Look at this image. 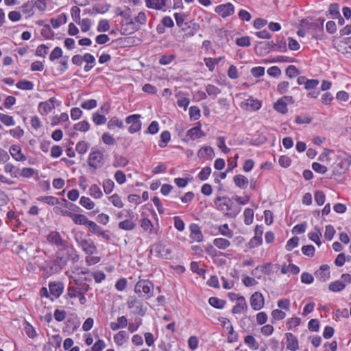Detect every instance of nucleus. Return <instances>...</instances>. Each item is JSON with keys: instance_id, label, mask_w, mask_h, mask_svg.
<instances>
[{"instance_id": "1a4fd4ad", "label": "nucleus", "mask_w": 351, "mask_h": 351, "mask_svg": "<svg viewBox=\"0 0 351 351\" xmlns=\"http://www.w3.org/2000/svg\"><path fill=\"white\" fill-rule=\"evenodd\" d=\"M47 239L49 243L55 245L58 249L68 244V242L64 240L60 234L57 231H51L47 235Z\"/></svg>"}, {"instance_id": "79ce46f5", "label": "nucleus", "mask_w": 351, "mask_h": 351, "mask_svg": "<svg viewBox=\"0 0 351 351\" xmlns=\"http://www.w3.org/2000/svg\"><path fill=\"white\" fill-rule=\"evenodd\" d=\"M123 128L124 124L122 120L119 119L117 117H113L108 123V128L110 130H112L114 128Z\"/></svg>"}, {"instance_id": "72a5a7b5", "label": "nucleus", "mask_w": 351, "mask_h": 351, "mask_svg": "<svg viewBox=\"0 0 351 351\" xmlns=\"http://www.w3.org/2000/svg\"><path fill=\"white\" fill-rule=\"evenodd\" d=\"M178 98L177 104L180 107H182L186 110L190 103V99L184 96V94L182 92H179L176 95Z\"/></svg>"}, {"instance_id": "412c9836", "label": "nucleus", "mask_w": 351, "mask_h": 351, "mask_svg": "<svg viewBox=\"0 0 351 351\" xmlns=\"http://www.w3.org/2000/svg\"><path fill=\"white\" fill-rule=\"evenodd\" d=\"M55 108L54 99L51 98L48 101L41 102L38 105V110L41 114H47Z\"/></svg>"}, {"instance_id": "a211bd4d", "label": "nucleus", "mask_w": 351, "mask_h": 351, "mask_svg": "<svg viewBox=\"0 0 351 351\" xmlns=\"http://www.w3.org/2000/svg\"><path fill=\"white\" fill-rule=\"evenodd\" d=\"M241 106L244 107L245 109L247 110H257L261 108V102L256 99L250 97V98L245 99L242 103Z\"/></svg>"}, {"instance_id": "2eb2a0df", "label": "nucleus", "mask_w": 351, "mask_h": 351, "mask_svg": "<svg viewBox=\"0 0 351 351\" xmlns=\"http://www.w3.org/2000/svg\"><path fill=\"white\" fill-rule=\"evenodd\" d=\"M199 26L195 23L190 21L185 23V26H182L180 29L184 33V36L187 38L191 37L199 30Z\"/></svg>"}, {"instance_id": "69168bd1", "label": "nucleus", "mask_w": 351, "mask_h": 351, "mask_svg": "<svg viewBox=\"0 0 351 351\" xmlns=\"http://www.w3.org/2000/svg\"><path fill=\"white\" fill-rule=\"evenodd\" d=\"M90 125L88 121H80L74 125V129L80 132H86L89 130Z\"/></svg>"}, {"instance_id": "5fc2aeb1", "label": "nucleus", "mask_w": 351, "mask_h": 351, "mask_svg": "<svg viewBox=\"0 0 351 351\" xmlns=\"http://www.w3.org/2000/svg\"><path fill=\"white\" fill-rule=\"evenodd\" d=\"M16 86L21 90H32L34 88V84L28 80H21L17 82Z\"/></svg>"}, {"instance_id": "8fccbe9b", "label": "nucleus", "mask_w": 351, "mask_h": 351, "mask_svg": "<svg viewBox=\"0 0 351 351\" xmlns=\"http://www.w3.org/2000/svg\"><path fill=\"white\" fill-rule=\"evenodd\" d=\"M244 223L246 225H250L254 220V210L252 208H247L245 209L244 213Z\"/></svg>"}, {"instance_id": "c756f323", "label": "nucleus", "mask_w": 351, "mask_h": 351, "mask_svg": "<svg viewBox=\"0 0 351 351\" xmlns=\"http://www.w3.org/2000/svg\"><path fill=\"white\" fill-rule=\"evenodd\" d=\"M236 186L241 189H246L248 184V179L243 175H237L233 178Z\"/></svg>"}, {"instance_id": "a18cd8bd", "label": "nucleus", "mask_w": 351, "mask_h": 351, "mask_svg": "<svg viewBox=\"0 0 351 351\" xmlns=\"http://www.w3.org/2000/svg\"><path fill=\"white\" fill-rule=\"evenodd\" d=\"M218 230L221 235L226 237L227 238L229 239L233 237V231L229 228V226L227 223L219 226Z\"/></svg>"}, {"instance_id": "9d476101", "label": "nucleus", "mask_w": 351, "mask_h": 351, "mask_svg": "<svg viewBox=\"0 0 351 351\" xmlns=\"http://www.w3.org/2000/svg\"><path fill=\"white\" fill-rule=\"evenodd\" d=\"M151 252L156 256L167 258L171 250L167 249L162 243H157L152 245Z\"/></svg>"}, {"instance_id": "423d86ee", "label": "nucleus", "mask_w": 351, "mask_h": 351, "mask_svg": "<svg viewBox=\"0 0 351 351\" xmlns=\"http://www.w3.org/2000/svg\"><path fill=\"white\" fill-rule=\"evenodd\" d=\"M351 165V156L346 155L333 166L334 175H342L345 173Z\"/></svg>"}, {"instance_id": "09e8293b", "label": "nucleus", "mask_w": 351, "mask_h": 351, "mask_svg": "<svg viewBox=\"0 0 351 351\" xmlns=\"http://www.w3.org/2000/svg\"><path fill=\"white\" fill-rule=\"evenodd\" d=\"M80 204L81 206H82L84 208L91 210L94 208L95 204L93 201H92L89 197L82 196L81 197L80 199Z\"/></svg>"}, {"instance_id": "58836bf2", "label": "nucleus", "mask_w": 351, "mask_h": 351, "mask_svg": "<svg viewBox=\"0 0 351 351\" xmlns=\"http://www.w3.org/2000/svg\"><path fill=\"white\" fill-rule=\"evenodd\" d=\"M346 287V284L341 280H335L330 283L328 289L332 292H339L343 290Z\"/></svg>"}, {"instance_id": "4d7b16f0", "label": "nucleus", "mask_w": 351, "mask_h": 351, "mask_svg": "<svg viewBox=\"0 0 351 351\" xmlns=\"http://www.w3.org/2000/svg\"><path fill=\"white\" fill-rule=\"evenodd\" d=\"M110 28L109 21L107 19H102L99 21L97 30L99 32H108Z\"/></svg>"}, {"instance_id": "f3484780", "label": "nucleus", "mask_w": 351, "mask_h": 351, "mask_svg": "<svg viewBox=\"0 0 351 351\" xmlns=\"http://www.w3.org/2000/svg\"><path fill=\"white\" fill-rule=\"evenodd\" d=\"M10 154L16 161L22 162L26 160V156L22 153L21 147L17 145H12L10 147Z\"/></svg>"}, {"instance_id": "c9c22d12", "label": "nucleus", "mask_w": 351, "mask_h": 351, "mask_svg": "<svg viewBox=\"0 0 351 351\" xmlns=\"http://www.w3.org/2000/svg\"><path fill=\"white\" fill-rule=\"evenodd\" d=\"M108 199L114 207L122 208L124 206V203L121 197L117 193L109 196Z\"/></svg>"}, {"instance_id": "c85d7f7f", "label": "nucleus", "mask_w": 351, "mask_h": 351, "mask_svg": "<svg viewBox=\"0 0 351 351\" xmlns=\"http://www.w3.org/2000/svg\"><path fill=\"white\" fill-rule=\"evenodd\" d=\"M128 339V334L124 330H121L114 335V341L119 346H123L127 341Z\"/></svg>"}, {"instance_id": "e2e57ef3", "label": "nucleus", "mask_w": 351, "mask_h": 351, "mask_svg": "<svg viewBox=\"0 0 351 351\" xmlns=\"http://www.w3.org/2000/svg\"><path fill=\"white\" fill-rule=\"evenodd\" d=\"M49 50V47L46 46L45 44L40 45L37 47L35 52V55L36 56L43 57L47 54Z\"/></svg>"}, {"instance_id": "6e6552de", "label": "nucleus", "mask_w": 351, "mask_h": 351, "mask_svg": "<svg viewBox=\"0 0 351 351\" xmlns=\"http://www.w3.org/2000/svg\"><path fill=\"white\" fill-rule=\"evenodd\" d=\"M250 303L252 308L254 311H259L265 306V298L263 295L259 292H254L250 297Z\"/></svg>"}, {"instance_id": "393cba45", "label": "nucleus", "mask_w": 351, "mask_h": 351, "mask_svg": "<svg viewBox=\"0 0 351 351\" xmlns=\"http://www.w3.org/2000/svg\"><path fill=\"white\" fill-rule=\"evenodd\" d=\"M110 5H95L92 9H86L84 10V14L89 15H93L96 14H104L108 11Z\"/></svg>"}, {"instance_id": "39448f33", "label": "nucleus", "mask_w": 351, "mask_h": 351, "mask_svg": "<svg viewBox=\"0 0 351 351\" xmlns=\"http://www.w3.org/2000/svg\"><path fill=\"white\" fill-rule=\"evenodd\" d=\"M88 163L94 169L101 168L104 164L103 153L99 150L91 152L88 156Z\"/></svg>"}, {"instance_id": "a878e982", "label": "nucleus", "mask_w": 351, "mask_h": 351, "mask_svg": "<svg viewBox=\"0 0 351 351\" xmlns=\"http://www.w3.org/2000/svg\"><path fill=\"white\" fill-rule=\"evenodd\" d=\"M145 1L149 8L162 10L165 7V0H145Z\"/></svg>"}, {"instance_id": "864d4df0", "label": "nucleus", "mask_w": 351, "mask_h": 351, "mask_svg": "<svg viewBox=\"0 0 351 351\" xmlns=\"http://www.w3.org/2000/svg\"><path fill=\"white\" fill-rule=\"evenodd\" d=\"M209 304L217 308H223L226 304V302L223 300L219 299L216 297H211L209 298Z\"/></svg>"}, {"instance_id": "aec40b11", "label": "nucleus", "mask_w": 351, "mask_h": 351, "mask_svg": "<svg viewBox=\"0 0 351 351\" xmlns=\"http://www.w3.org/2000/svg\"><path fill=\"white\" fill-rule=\"evenodd\" d=\"M286 347L291 351H295L299 348L298 339L291 332L286 334Z\"/></svg>"}, {"instance_id": "dca6fc26", "label": "nucleus", "mask_w": 351, "mask_h": 351, "mask_svg": "<svg viewBox=\"0 0 351 351\" xmlns=\"http://www.w3.org/2000/svg\"><path fill=\"white\" fill-rule=\"evenodd\" d=\"M82 251L86 254V255H93L97 253V249L94 243V242L89 239V240H84L81 245L80 246Z\"/></svg>"}, {"instance_id": "c03bdc74", "label": "nucleus", "mask_w": 351, "mask_h": 351, "mask_svg": "<svg viewBox=\"0 0 351 351\" xmlns=\"http://www.w3.org/2000/svg\"><path fill=\"white\" fill-rule=\"evenodd\" d=\"M171 139L170 132L167 130L162 132L160 136L159 147H165Z\"/></svg>"}, {"instance_id": "49530a36", "label": "nucleus", "mask_w": 351, "mask_h": 351, "mask_svg": "<svg viewBox=\"0 0 351 351\" xmlns=\"http://www.w3.org/2000/svg\"><path fill=\"white\" fill-rule=\"evenodd\" d=\"M282 274H287L289 272H291L292 274H297L300 272V268L293 265V264H289L288 265H284L282 267L281 269Z\"/></svg>"}, {"instance_id": "9b49d317", "label": "nucleus", "mask_w": 351, "mask_h": 351, "mask_svg": "<svg viewBox=\"0 0 351 351\" xmlns=\"http://www.w3.org/2000/svg\"><path fill=\"white\" fill-rule=\"evenodd\" d=\"M215 11L221 17L225 18L234 14V7L231 3H227L217 5Z\"/></svg>"}, {"instance_id": "a19ab883", "label": "nucleus", "mask_w": 351, "mask_h": 351, "mask_svg": "<svg viewBox=\"0 0 351 351\" xmlns=\"http://www.w3.org/2000/svg\"><path fill=\"white\" fill-rule=\"evenodd\" d=\"M274 108L281 114H286L288 112L287 106L281 99H278L274 103Z\"/></svg>"}, {"instance_id": "6ab92c4d", "label": "nucleus", "mask_w": 351, "mask_h": 351, "mask_svg": "<svg viewBox=\"0 0 351 351\" xmlns=\"http://www.w3.org/2000/svg\"><path fill=\"white\" fill-rule=\"evenodd\" d=\"M315 277L322 282H325L330 278L329 267L327 265H322L318 270L315 272Z\"/></svg>"}, {"instance_id": "37998d69", "label": "nucleus", "mask_w": 351, "mask_h": 351, "mask_svg": "<svg viewBox=\"0 0 351 351\" xmlns=\"http://www.w3.org/2000/svg\"><path fill=\"white\" fill-rule=\"evenodd\" d=\"M128 164V160L125 157L116 155L114 156V160L112 165L114 167H125Z\"/></svg>"}, {"instance_id": "bb28decb", "label": "nucleus", "mask_w": 351, "mask_h": 351, "mask_svg": "<svg viewBox=\"0 0 351 351\" xmlns=\"http://www.w3.org/2000/svg\"><path fill=\"white\" fill-rule=\"evenodd\" d=\"M4 171L10 174L12 178H18L19 175V169L11 162L5 164Z\"/></svg>"}, {"instance_id": "473e14b6", "label": "nucleus", "mask_w": 351, "mask_h": 351, "mask_svg": "<svg viewBox=\"0 0 351 351\" xmlns=\"http://www.w3.org/2000/svg\"><path fill=\"white\" fill-rule=\"evenodd\" d=\"M67 21V17L65 14H60L56 19L50 20L51 24L54 29L58 28L60 25L65 24Z\"/></svg>"}, {"instance_id": "7ed1b4c3", "label": "nucleus", "mask_w": 351, "mask_h": 351, "mask_svg": "<svg viewBox=\"0 0 351 351\" xmlns=\"http://www.w3.org/2000/svg\"><path fill=\"white\" fill-rule=\"evenodd\" d=\"M88 273V269L80 271V268L78 267H74V269L71 271H66V274L70 279V283L76 286L88 285L86 282L90 281V279L82 276V275H85Z\"/></svg>"}, {"instance_id": "f8f14e48", "label": "nucleus", "mask_w": 351, "mask_h": 351, "mask_svg": "<svg viewBox=\"0 0 351 351\" xmlns=\"http://www.w3.org/2000/svg\"><path fill=\"white\" fill-rule=\"evenodd\" d=\"M234 296H236V304L233 306L232 309V313L233 314H239L243 311H247V304L246 300L243 296L232 294Z\"/></svg>"}, {"instance_id": "f704fd0d", "label": "nucleus", "mask_w": 351, "mask_h": 351, "mask_svg": "<svg viewBox=\"0 0 351 351\" xmlns=\"http://www.w3.org/2000/svg\"><path fill=\"white\" fill-rule=\"evenodd\" d=\"M73 221L77 225H84L86 226L89 219L88 217L83 214L73 213L71 216Z\"/></svg>"}, {"instance_id": "5701e85b", "label": "nucleus", "mask_w": 351, "mask_h": 351, "mask_svg": "<svg viewBox=\"0 0 351 351\" xmlns=\"http://www.w3.org/2000/svg\"><path fill=\"white\" fill-rule=\"evenodd\" d=\"M49 289L51 294L56 298H58L63 291V285L60 282H53L49 285Z\"/></svg>"}, {"instance_id": "cd10ccee", "label": "nucleus", "mask_w": 351, "mask_h": 351, "mask_svg": "<svg viewBox=\"0 0 351 351\" xmlns=\"http://www.w3.org/2000/svg\"><path fill=\"white\" fill-rule=\"evenodd\" d=\"M213 245L220 250H226L231 245L230 241L225 238H216L213 241Z\"/></svg>"}, {"instance_id": "bf43d9fd", "label": "nucleus", "mask_w": 351, "mask_h": 351, "mask_svg": "<svg viewBox=\"0 0 351 351\" xmlns=\"http://www.w3.org/2000/svg\"><path fill=\"white\" fill-rule=\"evenodd\" d=\"M174 16L176 25L180 28H181L182 26H185V23H186L187 21H186V16L184 13H176Z\"/></svg>"}, {"instance_id": "f03ea898", "label": "nucleus", "mask_w": 351, "mask_h": 351, "mask_svg": "<svg viewBox=\"0 0 351 351\" xmlns=\"http://www.w3.org/2000/svg\"><path fill=\"white\" fill-rule=\"evenodd\" d=\"M214 203L219 210L231 217H235L241 210V208L237 206L233 201L228 197H217Z\"/></svg>"}, {"instance_id": "603ef678", "label": "nucleus", "mask_w": 351, "mask_h": 351, "mask_svg": "<svg viewBox=\"0 0 351 351\" xmlns=\"http://www.w3.org/2000/svg\"><path fill=\"white\" fill-rule=\"evenodd\" d=\"M77 23L80 26L82 32H87L90 29L92 22L90 19L86 18L79 20Z\"/></svg>"}, {"instance_id": "0e129e2a", "label": "nucleus", "mask_w": 351, "mask_h": 351, "mask_svg": "<svg viewBox=\"0 0 351 351\" xmlns=\"http://www.w3.org/2000/svg\"><path fill=\"white\" fill-rule=\"evenodd\" d=\"M272 322L274 320H281L285 318L286 313L281 310L274 309L271 311Z\"/></svg>"}, {"instance_id": "13d9d810", "label": "nucleus", "mask_w": 351, "mask_h": 351, "mask_svg": "<svg viewBox=\"0 0 351 351\" xmlns=\"http://www.w3.org/2000/svg\"><path fill=\"white\" fill-rule=\"evenodd\" d=\"M0 121L7 126L15 125V121L12 116L0 113Z\"/></svg>"}, {"instance_id": "ddd939ff", "label": "nucleus", "mask_w": 351, "mask_h": 351, "mask_svg": "<svg viewBox=\"0 0 351 351\" xmlns=\"http://www.w3.org/2000/svg\"><path fill=\"white\" fill-rule=\"evenodd\" d=\"M89 290V285L76 286L75 285L69 286L67 289V295L71 298H77L81 293H86Z\"/></svg>"}, {"instance_id": "774afa93", "label": "nucleus", "mask_w": 351, "mask_h": 351, "mask_svg": "<svg viewBox=\"0 0 351 351\" xmlns=\"http://www.w3.org/2000/svg\"><path fill=\"white\" fill-rule=\"evenodd\" d=\"M299 73V70L294 65H289L286 69V74L290 78L296 77Z\"/></svg>"}, {"instance_id": "ea45409f", "label": "nucleus", "mask_w": 351, "mask_h": 351, "mask_svg": "<svg viewBox=\"0 0 351 351\" xmlns=\"http://www.w3.org/2000/svg\"><path fill=\"white\" fill-rule=\"evenodd\" d=\"M245 343L251 349L256 350L258 348L259 344L252 335H247L244 338Z\"/></svg>"}, {"instance_id": "b1692460", "label": "nucleus", "mask_w": 351, "mask_h": 351, "mask_svg": "<svg viewBox=\"0 0 351 351\" xmlns=\"http://www.w3.org/2000/svg\"><path fill=\"white\" fill-rule=\"evenodd\" d=\"M136 226V224L132 218L125 219L118 223L119 228L125 231H132L135 229Z\"/></svg>"}, {"instance_id": "0eeeda50", "label": "nucleus", "mask_w": 351, "mask_h": 351, "mask_svg": "<svg viewBox=\"0 0 351 351\" xmlns=\"http://www.w3.org/2000/svg\"><path fill=\"white\" fill-rule=\"evenodd\" d=\"M140 114H132L128 116L125 119V122L127 124L130 125L128 128V132L130 134H134L141 130V121Z\"/></svg>"}, {"instance_id": "4c0bfd02", "label": "nucleus", "mask_w": 351, "mask_h": 351, "mask_svg": "<svg viewBox=\"0 0 351 351\" xmlns=\"http://www.w3.org/2000/svg\"><path fill=\"white\" fill-rule=\"evenodd\" d=\"M187 136L190 137L191 139L195 140L196 138H199L200 137L204 136V133L202 131L199 126L193 127L190 129L187 132Z\"/></svg>"}, {"instance_id": "052dcab7", "label": "nucleus", "mask_w": 351, "mask_h": 351, "mask_svg": "<svg viewBox=\"0 0 351 351\" xmlns=\"http://www.w3.org/2000/svg\"><path fill=\"white\" fill-rule=\"evenodd\" d=\"M211 173V168L210 167H204L201 171L198 173L197 178L200 180H206Z\"/></svg>"}, {"instance_id": "338daca9", "label": "nucleus", "mask_w": 351, "mask_h": 351, "mask_svg": "<svg viewBox=\"0 0 351 351\" xmlns=\"http://www.w3.org/2000/svg\"><path fill=\"white\" fill-rule=\"evenodd\" d=\"M62 56V50L59 47H56L49 55V60L54 61L56 59L60 58Z\"/></svg>"}, {"instance_id": "e433bc0d", "label": "nucleus", "mask_w": 351, "mask_h": 351, "mask_svg": "<svg viewBox=\"0 0 351 351\" xmlns=\"http://www.w3.org/2000/svg\"><path fill=\"white\" fill-rule=\"evenodd\" d=\"M89 195L95 199H100L103 197V193L100 187L96 184H92L89 188Z\"/></svg>"}, {"instance_id": "20e7f679", "label": "nucleus", "mask_w": 351, "mask_h": 351, "mask_svg": "<svg viewBox=\"0 0 351 351\" xmlns=\"http://www.w3.org/2000/svg\"><path fill=\"white\" fill-rule=\"evenodd\" d=\"M134 291L138 294L143 293L147 298H150L153 296L154 285L149 280L140 279L134 287Z\"/></svg>"}, {"instance_id": "6e6d98bb", "label": "nucleus", "mask_w": 351, "mask_h": 351, "mask_svg": "<svg viewBox=\"0 0 351 351\" xmlns=\"http://www.w3.org/2000/svg\"><path fill=\"white\" fill-rule=\"evenodd\" d=\"M141 227L145 232H148L149 233L152 232L153 230V223L152 222L147 218H143L141 221Z\"/></svg>"}, {"instance_id": "de8ad7c7", "label": "nucleus", "mask_w": 351, "mask_h": 351, "mask_svg": "<svg viewBox=\"0 0 351 351\" xmlns=\"http://www.w3.org/2000/svg\"><path fill=\"white\" fill-rule=\"evenodd\" d=\"M206 91L208 95L213 97L214 99L221 92V89L213 84H208L206 86Z\"/></svg>"}, {"instance_id": "4be33fe9", "label": "nucleus", "mask_w": 351, "mask_h": 351, "mask_svg": "<svg viewBox=\"0 0 351 351\" xmlns=\"http://www.w3.org/2000/svg\"><path fill=\"white\" fill-rule=\"evenodd\" d=\"M214 155V150L210 146H204L197 152V156L200 158L212 159Z\"/></svg>"}, {"instance_id": "4468645a", "label": "nucleus", "mask_w": 351, "mask_h": 351, "mask_svg": "<svg viewBox=\"0 0 351 351\" xmlns=\"http://www.w3.org/2000/svg\"><path fill=\"white\" fill-rule=\"evenodd\" d=\"M190 238L196 242H202L203 241V234L201 228L197 223H191L189 226Z\"/></svg>"}, {"instance_id": "3c124183", "label": "nucleus", "mask_w": 351, "mask_h": 351, "mask_svg": "<svg viewBox=\"0 0 351 351\" xmlns=\"http://www.w3.org/2000/svg\"><path fill=\"white\" fill-rule=\"evenodd\" d=\"M103 189L106 194H110L112 192L114 183L111 179H105L102 183Z\"/></svg>"}, {"instance_id": "f257e3e1", "label": "nucleus", "mask_w": 351, "mask_h": 351, "mask_svg": "<svg viewBox=\"0 0 351 351\" xmlns=\"http://www.w3.org/2000/svg\"><path fill=\"white\" fill-rule=\"evenodd\" d=\"M80 256L77 250L69 243L57 250L56 258L51 262L49 269L51 273L56 274L62 270L69 261L73 263L78 262Z\"/></svg>"}, {"instance_id": "680f3d73", "label": "nucleus", "mask_w": 351, "mask_h": 351, "mask_svg": "<svg viewBox=\"0 0 351 351\" xmlns=\"http://www.w3.org/2000/svg\"><path fill=\"white\" fill-rule=\"evenodd\" d=\"M53 211L56 214L60 215L64 217H69L71 218V216L73 215V213L66 210L64 207H55L53 208Z\"/></svg>"}, {"instance_id": "2f4dec72", "label": "nucleus", "mask_w": 351, "mask_h": 351, "mask_svg": "<svg viewBox=\"0 0 351 351\" xmlns=\"http://www.w3.org/2000/svg\"><path fill=\"white\" fill-rule=\"evenodd\" d=\"M36 200L51 206L60 204V199L54 196H40L36 198Z\"/></svg>"}, {"instance_id": "7c9ffc66", "label": "nucleus", "mask_w": 351, "mask_h": 351, "mask_svg": "<svg viewBox=\"0 0 351 351\" xmlns=\"http://www.w3.org/2000/svg\"><path fill=\"white\" fill-rule=\"evenodd\" d=\"M308 236L309 239L315 242L318 246L322 245L320 240L322 232L319 228L315 227V231L309 232Z\"/></svg>"}]
</instances>
